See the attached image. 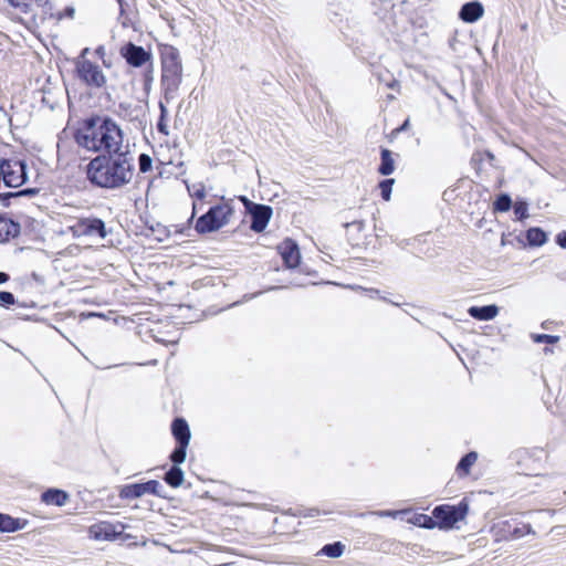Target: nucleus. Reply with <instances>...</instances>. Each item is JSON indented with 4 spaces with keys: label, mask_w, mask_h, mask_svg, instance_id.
I'll list each match as a JSON object with an SVG mask.
<instances>
[{
    "label": "nucleus",
    "mask_w": 566,
    "mask_h": 566,
    "mask_svg": "<svg viewBox=\"0 0 566 566\" xmlns=\"http://www.w3.org/2000/svg\"><path fill=\"white\" fill-rule=\"evenodd\" d=\"M321 553L328 557L337 558L343 555L344 545L339 542H336L334 544H328L322 548Z\"/></svg>",
    "instance_id": "obj_27"
},
{
    "label": "nucleus",
    "mask_w": 566,
    "mask_h": 566,
    "mask_svg": "<svg viewBox=\"0 0 566 566\" xmlns=\"http://www.w3.org/2000/svg\"><path fill=\"white\" fill-rule=\"evenodd\" d=\"M75 9L73 7H66L63 12H59L56 14V20H62L63 18H74Z\"/></svg>",
    "instance_id": "obj_40"
},
{
    "label": "nucleus",
    "mask_w": 566,
    "mask_h": 566,
    "mask_svg": "<svg viewBox=\"0 0 566 566\" xmlns=\"http://www.w3.org/2000/svg\"><path fill=\"white\" fill-rule=\"evenodd\" d=\"M526 239L530 245L541 247L546 242L547 235L539 228H531L526 233Z\"/></svg>",
    "instance_id": "obj_23"
},
{
    "label": "nucleus",
    "mask_w": 566,
    "mask_h": 566,
    "mask_svg": "<svg viewBox=\"0 0 566 566\" xmlns=\"http://www.w3.org/2000/svg\"><path fill=\"white\" fill-rule=\"evenodd\" d=\"M74 137L78 146L98 155H115L130 150L129 143H125L122 127L107 115L84 118Z\"/></svg>",
    "instance_id": "obj_1"
},
{
    "label": "nucleus",
    "mask_w": 566,
    "mask_h": 566,
    "mask_svg": "<svg viewBox=\"0 0 566 566\" xmlns=\"http://www.w3.org/2000/svg\"><path fill=\"white\" fill-rule=\"evenodd\" d=\"M476 460H478V454L475 452H470L461 459V461L458 464L457 470L459 472H463L464 474H468L470 471V468L475 463Z\"/></svg>",
    "instance_id": "obj_26"
},
{
    "label": "nucleus",
    "mask_w": 566,
    "mask_h": 566,
    "mask_svg": "<svg viewBox=\"0 0 566 566\" xmlns=\"http://www.w3.org/2000/svg\"><path fill=\"white\" fill-rule=\"evenodd\" d=\"M176 165L174 163L167 165H156L157 175L155 180L157 179H170L175 175Z\"/></svg>",
    "instance_id": "obj_25"
},
{
    "label": "nucleus",
    "mask_w": 566,
    "mask_h": 566,
    "mask_svg": "<svg viewBox=\"0 0 566 566\" xmlns=\"http://www.w3.org/2000/svg\"><path fill=\"white\" fill-rule=\"evenodd\" d=\"M484 13V8L479 1L468 2L460 10V18L468 23L478 21Z\"/></svg>",
    "instance_id": "obj_14"
},
{
    "label": "nucleus",
    "mask_w": 566,
    "mask_h": 566,
    "mask_svg": "<svg viewBox=\"0 0 566 566\" xmlns=\"http://www.w3.org/2000/svg\"><path fill=\"white\" fill-rule=\"evenodd\" d=\"M378 171L384 176L391 175L395 171V160L390 150H381V164L378 168Z\"/></svg>",
    "instance_id": "obj_21"
},
{
    "label": "nucleus",
    "mask_w": 566,
    "mask_h": 566,
    "mask_svg": "<svg viewBox=\"0 0 566 566\" xmlns=\"http://www.w3.org/2000/svg\"><path fill=\"white\" fill-rule=\"evenodd\" d=\"M20 230L21 227L18 222L0 214V243L18 237Z\"/></svg>",
    "instance_id": "obj_13"
},
{
    "label": "nucleus",
    "mask_w": 566,
    "mask_h": 566,
    "mask_svg": "<svg viewBox=\"0 0 566 566\" xmlns=\"http://www.w3.org/2000/svg\"><path fill=\"white\" fill-rule=\"evenodd\" d=\"M74 232L78 235L96 237L98 239L107 237L105 222L99 218H81L74 226Z\"/></svg>",
    "instance_id": "obj_6"
},
{
    "label": "nucleus",
    "mask_w": 566,
    "mask_h": 566,
    "mask_svg": "<svg viewBox=\"0 0 566 566\" xmlns=\"http://www.w3.org/2000/svg\"><path fill=\"white\" fill-rule=\"evenodd\" d=\"M134 157L130 150L115 155H97L86 166L87 179L103 189H119L134 177Z\"/></svg>",
    "instance_id": "obj_2"
},
{
    "label": "nucleus",
    "mask_w": 566,
    "mask_h": 566,
    "mask_svg": "<svg viewBox=\"0 0 566 566\" xmlns=\"http://www.w3.org/2000/svg\"><path fill=\"white\" fill-rule=\"evenodd\" d=\"M159 106H160V118L157 123V130H158V133L163 134L164 136H168V127L165 122V117L167 115V108L163 102H160Z\"/></svg>",
    "instance_id": "obj_30"
},
{
    "label": "nucleus",
    "mask_w": 566,
    "mask_h": 566,
    "mask_svg": "<svg viewBox=\"0 0 566 566\" xmlns=\"http://www.w3.org/2000/svg\"><path fill=\"white\" fill-rule=\"evenodd\" d=\"M409 127V119H406L405 123L401 125V127L398 130H406Z\"/></svg>",
    "instance_id": "obj_46"
},
{
    "label": "nucleus",
    "mask_w": 566,
    "mask_h": 566,
    "mask_svg": "<svg viewBox=\"0 0 566 566\" xmlns=\"http://www.w3.org/2000/svg\"><path fill=\"white\" fill-rule=\"evenodd\" d=\"M191 438V432L186 420L179 418V464L185 462L187 452L186 447L188 446Z\"/></svg>",
    "instance_id": "obj_16"
},
{
    "label": "nucleus",
    "mask_w": 566,
    "mask_h": 566,
    "mask_svg": "<svg viewBox=\"0 0 566 566\" xmlns=\"http://www.w3.org/2000/svg\"><path fill=\"white\" fill-rule=\"evenodd\" d=\"M77 76L87 85L99 88L106 83L105 75L101 67L90 60H81L76 62Z\"/></svg>",
    "instance_id": "obj_5"
},
{
    "label": "nucleus",
    "mask_w": 566,
    "mask_h": 566,
    "mask_svg": "<svg viewBox=\"0 0 566 566\" xmlns=\"http://www.w3.org/2000/svg\"><path fill=\"white\" fill-rule=\"evenodd\" d=\"M533 339L535 343L555 344L559 340V337L555 336V335L536 334V335H533Z\"/></svg>",
    "instance_id": "obj_36"
},
{
    "label": "nucleus",
    "mask_w": 566,
    "mask_h": 566,
    "mask_svg": "<svg viewBox=\"0 0 566 566\" xmlns=\"http://www.w3.org/2000/svg\"><path fill=\"white\" fill-rule=\"evenodd\" d=\"M120 55L133 67H140L150 59L149 52L133 42H128L120 48Z\"/></svg>",
    "instance_id": "obj_9"
},
{
    "label": "nucleus",
    "mask_w": 566,
    "mask_h": 566,
    "mask_svg": "<svg viewBox=\"0 0 566 566\" xmlns=\"http://www.w3.org/2000/svg\"><path fill=\"white\" fill-rule=\"evenodd\" d=\"M9 279H10L9 274H7L4 272H0V284L6 283L7 281H9Z\"/></svg>",
    "instance_id": "obj_45"
},
{
    "label": "nucleus",
    "mask_w": 566,
    "mask_h": 566,
    "mask_svg": "<svg viewBox=\"0 0 566 566\" xmlns=\"http://www.w3.org/2000/svg\"><path fill=\"white\" fill-rule=\"evenodd\" d=\"M10 6L19 9L23 13H29L31 11V6L28 0H8Z\"/></svg>",
    "instance_id": "obj_37"
},
{
    "label": "nucleus",
    "mask_w": 566,
    "mask_h": 566,
    "mask_svg": "<svg viewBox=\"0 0 566 566\" xmlns=\"http://www.w3.org/2000/svg\"><path fill=\"white\" fill-rule=\"evenodd\" d=\"M232 214L233 208L230 203L214 206L197 220L196 229L202 233L216 231L228 224Z\"/></svg>",
    "instance_id": "obj_3"
},
{
    "label": "nucleus",
    "mask_w": 566,
    "mask_h": 566,
    "mask_svg": "<svg viewBox=\"0 0 566 566\" xmlns=\"http://www.w3.org/2000/svg\"><path fill=\"white\" fill-rule=\"evenodd\" d=\"M556 242L560 248L566 249V231H563L556 235Z\"/></svg>",
    "instance_id": "obj_42"
},
{
    "label": "nucleus",
    "mask_w": 566,
    "mask_h": 566,
    "mask_svg": "<svg viewBox=\"0 0 566 566\" xmlns=\"http://www.w3.org/2000/svg\"><path fill=\"white\" fill-rule=\"evenodd\" d=\"M124 528L120 523L101 522L90 527V535L97 541H115L122 536Z\"/></svg>",
    "instance_id": "obj_8"
},
{
    "label": "nucleus",
    "mask_w": 566,
    "mask_h": 566,
    "mask_svg": "<svg viewBox=\"0 0 566 566\" xmlns=\"http://www.w3.org/2000/svg\"><path fill=\"white\" fill-rule=\"evenodd\" d=\"M39 191H40L39 188H24V189H21V190H18V191L4 192V193H0V200L6 206H8L9 205L8 201L10 199L21 198V197L32 198V197L36 196L39 193Z\"/></svg>",
    "instance_id": "obj_20"
},
{
    "label": "nucleus",
    "mask_w": 566,
    "mask_h": 566,
    "mask_svg": "<svg viewBox=\"0 0 566 566\" xmlns=\"http://www.w3.org/2000/svg\"><path fill=\"white\" fill-rule=\"evenodd\" d=\"M405 511H377L373 512V514L380 516V517H397L399 514L403 513Z\"/></svg>",
    "instance_id": "obj_39"
},
{
    "label": "nucleus",
    "mask_w": 566,
    "mask_h": 566,
    "mask_svg": "<svg viewBox=\"0 0 566 566\" xmlns=\"http://www.w3.org/2000/svg\"><path fill=\"white\" fill-rule=\"evenodd\" d=\"M169 344H171L172 346H175L177 344L176 340H168Z\"/></svg>",
    "instance_id": "obj_49"
},
{
    "label": "nucleus",
    "mask_w": 566,
    "mask_h": 566,
    "mask_svg": "<svg viewBox=\"0 0 566 566\" xmlns=\"http://www.w3.org/2000/svg\"><path fill=\"white\" fill-rule=\"evenodd\" d=\"M156 165H167L174 163L175 153L168 145L159 144L154 149Z\"/></svg>",
    "instance_id": "obj_19"
},
{
    "label": "nucleus",
    "mask_w": 566,
    "mask_h": 566,
    "mask_svg": "<svg viewBox=\"0 0 566 566\" xmlns=\"http://www.w3.org/2000/svg\"><path fill=\"white\" fill-rule=\"evenodd\" d=\"M239 199H240V201L244 205L245 209H247L249 212H251V211L254 209V207H256V206H258V203L252 202L250 199H248V198H247V197H244V196H241Z\"/></svg>",
    "instance_id": "obj_41"
},
{
    "label": "nucleus",
    "mask_w": 566,
    "mask_h": 566,
    "mask_svg": "<svg viewBox=\"0 0 566 566\" xmlns=\"http://www.w3.org/2000/svg\"><path fill=\"white\" fill-rule=\"evenodd\" d=\"M42 501L48 505L63 506L69 495L65 491L59 489H48L41 495Z\"/></svg>",
    "instance_id": "obj_17"
},
{
    "label": "nucleus",
    "mask_w": 566,
    "mask_h": 566,
    "mask_svg": "<svg viewBox=\"0 0 566 566\" xmlns=\"http://www.w3.org/2000/svg\"><path fill=\"white\" fill-rule=\"evenodd\" d=\"M510 527L511 525L509 524V522H501L494 525L492 531L494 533L495 539L501 541L503 538H506L505 533L510 532Z\"/></svg>",
    "instance_id": "obj_32"
},
{
    "label": "nucleus",
    "mask_w": 566,
    "mask_h": 566,
    "mask_svg": "<svg viewBox=\"0 0 566 566\" xmlns=\"http://www.w3.org/2000/svg\"><path fill=\"white\" fill-rule=\"evenodd\" d=\"M279 252L287 268L293 269L300 264L301 253L297 244L293 240H284L279 245Z\"/></svg>",
    "instance_id": "obj_12"
},
{
    "label": "nucleus",
    "mask_w": 566,
    "mask_h": 566,
    "mask_svg": "<svg viewBox=\"0 0 566 566\" xmlns=\"http://www.w3.org/2000/svg\"><path fill=\"white\" fill-rule=\"evenodd\" d=\"M468 313L471 317L478 319V321H492L494 319L499 313L500 308L497 305H486V306H471L468 310Z\"/></svg>",
    "instance_id": "obj_15"
},
{
    "label": "nucleus",
    "mask_w": 566,
    "mask_h": 566,
    "mask_svg": "<svg viewBox=\"0 0 566 566\" xmlns=\"http://www.w3.org/2000/svg\"><path fill=\"white\" fill-rule=\"evenodd\" d=\"M166 102L169 103L170 99H174L172 90L167 87L166 95H165Z\"/></svg>",
    "instance_id": "obj_44"
},
{
    "label": "nucleus",
    "mask_w": 566,
    "mask_h": 566,
    "mask_svg": "<svg viewBox=\"0 0 566 566\" xmlns=\"http://www.w3.org/2000/svg\"><path fill=\"white\" fill-rule=\"evenodd\" d=\"M178 308H179V312H180V311H182V310L185 308V306H182V305H180V304H179V305H178Z\"/></svg>",
    "instance_id": "obj_50"
},
{
    "label": "nucleus",
    "mask_w": 566,
    "mask_h": 566,
    "mask_svg": "<svg viewBox=\"0 0 566 566\" xmlns=\"http://www.w3.org/2000/svg\"><path fill=\"white\" fill-rule=\"evenodd\" d=\"M163 485L156 480H149L144 483L128 484L123 488L120 496L125 499H137L144 494L161 495Z\"/></svg>",
    "instance_id": "obj_7"
},
{
    "label": "nucleus",
    "mask_w": 566,
    "mask_h": 566,
    "mask_svg": "<svg viewBox=\"0 0 566 566\" xmlns=\"http://www.w3.org/2000/svg\"><path fill=\"white\" fill-rule=\"evenodd\" d=\"M178 481H179V486L182 484L184 482V473L182 471L179 469V478H178Z\"/></svg>",
    "instance_id": "obj_47"
},
{
    "label": "nucleus",
    "mask_w": 566,
    "mask_h": 566,
    "mask_svg": "<svg viewBox=\"0 0 566 566\" xmlns=\"http://www.w3.org/2000/svg\"><path fill=\"white\" fill-rule=\"evenodd\" d=\"M154 159L147 154H140L138 157L139 171L145 174L153 169Z\"/></svg>",
    "instance_id": "obj_29"
},
{
    "label": "nucleus",
    "mask_w": 566,
    "mask_h": 566,
    "mask_svg": "<svg viewBox=\"0 0 566 566\" xmlns=\"http://www.w3.org/2000/svg\"><path fill=\"white\" fill-rule=\"evenodd\" d=\"M315 514H318V511L315 509L310 510V516H314Z\"/></svg>",
    "instance_id": "obj_48"
},
{
    "label": "nucleus",
    "mask_w": 566,
    "mask_h": 566,
    "mask_svg": "<svg viewBox=\"0 0 566 566\" xmlns=\"http://www.w3.org/2000/svg\"><path fill=\"white\" fill-rule=\"evenodd\" d=\"M169 459L171 467L165 474V481L170 486L177 488V446L170 452Z\"/></svg>",
    "instance_id": "obj_22"
},
{
    "label": "nucleus",
    "mask_w": 566,
    "mask_h": 566,
    "mask_svg": "<svg viewBox=\"0 0 566 566\" xmlns=\"http://www.w3.org/2000/svg\"><path fill=\"white\" fill-rule=\"evenodd\" d=\"M469 505L462 500L458 505H440L432 511L433 517L437 520V526L443 530L453 528L458 522L465 518Z\"/></svg>",
    "instance_id": "obj_4"
},
{
    "label": "nucleus",
    "mask_w": 566,
    "mask_h": 566,
    "mask_svg": "<svg viewBox=\"0 0 566 566\" xmlns=\"http://www.w3.org/2000/svg\"><path fill=\"white\" fill-rule=\"evenodd\" d=\"M512 206V200L507 195H501L494 202V209L496 211H507Z\"/></svg>",
    "instance_id": "obj_31"
},
{
    "label": "nucleus",
    "mask_w": 566,
    "mask_h": 566,
    "mask_svg": "<svg viewBox=\"0 0 566 566\" xmlns=\"http://www.w3.org/2000/svg\"><path fill=\"white\" fill-rule=\"evenodd\" d=\"M27 521L14 518L8 514L0 513V532H15L22 530Z\"/></svg>",
    "instance_id": "obj_18"
},
{
    "label": "nucleus",
    "mask_w": 566,
    "mask_h": 566,
    "mask_svg": "<svg viewBox=\"0 0 566 566\" xmlns=\"http://www.w3.org/2000/svg\"><path fill=\"white\" fill-rule=\"evenodd\" d=\"M35 2L39 7L44 9L45 14H49L51 18L54 17V13L52 12L53 7L50 3V0H35Z\"/></svg>",
    "instance_id": "obj_38"
},
{
    "label": "nucleus",
    "mask_w": 566,
    "mask_h": 566,
    "mask_svg": "<svg viewBox=\"0 0 566 566\" xmlns=\"http://www.w3.org/2000/svg\"><path fill=\"white\" fill-rule=\"evenodd\" d=\"M15 303V297L11 292L0 291V305L9 307Z\"/></svg>",
    "instance_id": "obj_35"
},
{
    "label": "nucleus",
    "mask_w": 566,
    "mask_h": 566,
    "mask_svg": "<svg viewBox=\"0 0 566 566\" xmlns=\"http://www.w3.org/2000/svg\"><path fill=\"white\" fill-rule=\"evenodd\" d=\"M395 180L394 179H386L379 184V188L381 190V197L384 200L388 201L390 200L392 185Z\"/></svg>",
    "instance_id": "obj_33"
},
{
    "label": "nucleus",
    "mask_w": 566,
    "mask_h": 566,
    "mask_svg": "<svg viewBox=\"0 0 566 566\" xmlns=\"http://www.w3.org/2000/svg\"><path fill=\"white\" fill-rule=\"evenodd\" d=\"M250 214L252 217L251 229L254 232L260 233V232L264 231V229L268 227V224L272 218L273 210L269 206L258 205L250 212Z\"/></svg>",
    "instance_id": "obj_11"
},
{
    "label": "nucleus",
    "mask_w": 566,
    "mask_h": 566,
    "mask_svg": "<svg viewBox=\"0 0 566 566\" xmlns=\"http://www.w3.org/2000/svg\"><path fill=\"white\" fill-rule=\"evenodd\" d=\"M185 182H186L188 192L191 197L202 199L206 196V188H205L203 184L195 182V184L190 185L187 181H185Z\"/></svg>",
    "instance_id": "obj_28"
},
{
    "label": "nucleus",
    "mask_w": 566,
    "mask_h": 566,
    "mask_svg": "<svg viewBox=\"0 0 566 566\" xmlns=\"http://www.w3.org/2000/svg\"><path fill=\"white\" fill-rule=\"evenodd\" d=\"M170 431L174 439L177 441V416H175L170 423Z\"/></svg>",
    "instance_id": "obj_43"
},
{
    "label": "nucleus",
    "mask_w": 566,
    "mask_h": 566,
    "mask_svg": "<svg viewBox=\"0 0 566 566\" xmlns=\"http://www.w3.org/2000/svg\"><path fill=\"white\" fill-rule=\"evenodd\" d=\"M527 203L524 201H517L514 205V213L517 219H525L528 217Z\"/></svg>",
    "instance_id": "obj_34"
},
{
    "label": "nucleus",
    "mask_w": 566,
    "mask_h": 566,
    "mask_svg": "<svg viewBox=\"0 0 566 566\" xmlns=\"http://www.w3.org/2000/svg\"><path fill=\"white\" fill-rule=\"evenodd\" d=\"M163 82L169 80L175 82L177 76V53L172 46H167L161 51Z\"/></svg>",
    "instance_id": "obj_10"
},
{
    "label": "nucleus",
    "mask_w": 566,
    "mask_h": 566,
    "mask_svg": "<svg viewBox=\"0 0 566 566\" xmlns=\"http://www.w3.org/2000/svg\"><path fill=\"white\" fill-rule=\"evenodd\" d=\"M433 518V515L429 516L426 514H417L408 522L420 527L434 528L437 526V522Z\"/></svg>",
    "instance_id": "obj_24"
}]
</instances>
